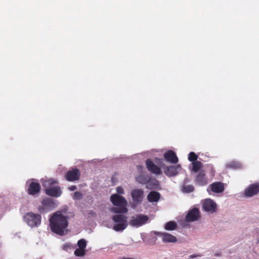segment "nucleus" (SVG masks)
Here are the masks:
<instances>
[{
    "instance_id": "1a4fd4ad",
    "label": "nucleus",
    "mask_w": 259,
    "mask_h": 259,
    "mask_svg": "<svg viewBox=\"0 0 259 259\" xmlns=\"http://www.w3.org/2000/svg\"><path fill=\"white\" fill-rule=\"evenodd\" d=\"M153 233L161 237L164 243H175L177 241V238L175 236L169 233L157 231H154Z\"/></svg>"
},
{
    "instance_id": "72a5a7b5",
    "label": "nucleus",
    "mask_w": 259,
    "mask_h": 259,
    "mask_svg": "<svg viewBox=\"0 0 259 259\" xmlns=\"http://www.w3.org/2000/svg\"><path fill=\"white\" fill-rule=\"evenodd\" d=\"M198 256H201L199 254H192L190 256V258H194Z\"/></svg>"
},
{
    "instance_id": "4be33fe9",
    "label": "nucleus",
    "mask_w": 259,
    "mask_h": 259,
    "mask_svg": "<svg viewBox=\"0 0 259 259\" xmlns=\"http://www.w3.org/2000/svg\"><path fill=\"white\" fill-rule=\"evenodd\" d=\"M177 228V224L174 221H169L164 225V229L168 231L175 230Z\"/></svg>"
},
{
    "instance_id": "ddd939ff",
    "label": "nucleus",
    "mask_w": 259,
    "mask_h": 259,
    "mask_svg": "<svg viewBox=\"0 0 259 259\" xmlns=\"http://www.w3.org/2000/svg\"><path fill=\"white\" fill-rule=\"evenodd\" d=\"M131 196L133 201L135 203H139L141 202L143 200L144 192L142 189H135L132 191Z\"/></svg>"
},
{
    "instance_id": "cd10ccee",
    "label": "nucleus",
    "mask_w": 259,
    "mask_h": 259,
    "mask_svg": "<svg viewBox=\"0 0 259 259\" xmlns=\"http://www.w3.org/2000/svg\"><path fill=\"white\" fill-rule=\"evenodd\" d=\"M183 190L186 193H190L194 190V187L192 185L185 186L183 187Z\"/></svg>"
},
{
    "instance_id": "c85d7f7f",
    "label": "nucleus",
    "mask_w": 259,
    "mask_h": 259,
    "mask_svg": "<svg viewBox=\"0 0 259 259\" xmlns=\"http://www.w3.org/2000/svg\"><path fill=\"white\" fill-rule=\"evenodd\" d=\"M73 198L74 200H80L82 198V195L81 192L76 191L74 193Z\"/></svg>"
},
{
    "instance_id": "bb28decb",
    "label": "nucleus",
    "mask_w": 259,
    "mask_h": 259,
    "mask_svg": "<svg viewBox=\"0 0 259 259\" xmlns=\"http://www.w3.org/2000/svg\"><path fill=\"white\" fill-rule=\"evenodd\" d=\"M227 166L228 167L236 169V168H240L241 165H240V163H239L238 162H236L235 161H232V162H231L230 163H229V164H228Z\"/></svg>"
},
{
    "instance_id": "b1692460",
    "label": "nucleus",
    "mask_w": 259,
    "mask_h": 259,
    "mask_svg": "<svg viewBox=\"0 0 259 259\" xmlns=\"http://www.w3.org/2000/svg\"><path fill=\"white\" fill-rule=\"evenodd\" d=\"M77 245L79 248L84 250L87 246V242L84 239L79 240L77 242Z\"/></svg>"
},
{
    "instance_id": "20e7f679",
    "label": "nucleus",
    "mask_w": 259,
    "mask_h": 259,
    "mask_svg": "<svg viewBox=\"0 0 259 259\" xmlns=\"http://www.w3.org/2000/svg\"><path fill=\"white\" fill-rule=\"evenodd\" d=\"M24 220L31 227H37L41 224L40 215L33 212H28L24 216Z\"/></svg>"
},
{
    "instance_id": "6e6552de",
    "label": "nucleus",
    "mask_w": 259,
    "mask_h": 259,
    "mask_svg": "<svg viewBox=\"0 0 259 259\" xmlns=\"http://www.w3.org/2000/svg\"><path fill=\"white\" fill-rule=\"evenodd\" d=\"M259 193V183H255L248 186L244 190V195L247 197H252Z\"/></svg>"
},
{
    "instance_id": "6ab92c4d",
    "label": "nucleus",
    "mask_w": 259,
    "mask_h": 259,
    "mask_svg": "<svg viewBox=\"0 0 259 259\" xmlns=\"http://www.w3.org/2000/svg\"><path fill=\"white\" fill-rule=\"evenodd\" d=\"M41 189L40 185L39 183L34 182H31L27 189L28 193L31 195H35L39 193Z\"/></svg>"
},
{
    "instance_id": "f257e3e1",
    "label": "nucleus",
    "mask_w": 259,
    "mask_h": 259,
    "mask_svg": "<svg viewBox=\"0 0 259 259\" xmlns=\"http://www.w3.org/2000/svg\"><path fill=\"white\" fill-rule=\"evenodd\" d=\"M51 230L54 233L63 235L65 229L68 227V217L62 214L60 211L55 212L49 219Z\"/></svg>"
},
{
    "instance_id": "7c9ffc66",
    "label": "nucleus",
    "mask_w": 259,
    "mask_h": 259,
    "mask_svg": "<svg viewBox=\"0 0 259 259\" xmlns=\"http://www.w3.org/2000/svg\"><path fill=\"white\" fill-rule=\"evenodd\" d=\"M116 192L118 194H122L124 193V190L121 187H118L116 188Z\"/></svg>"
},
{
    "instance_id": "393cba45",
    "label": "nucleus",
    "mask_w": 259,
    "mask_h": 259,
    "mask_svg": "<svg viewBox=\"0 0 259 259\" xmlns=\"http://www.w3.org/2000/svg\"><path fill=\"white\" fill-rule=\"evenodd\" d=\"M85 254V251L84 249L77 248L74 251V254L77 256H83Z\"/></svg>"
},
{
    "instance_id": "f03ea898",
    "label": "nucleus",
    "mask_w": 259,
    "mask_h": 259,
    "mask_svg": "<svg viewBox=\"0 0 259 259\" xmlns=\"http://www.w3.org/2000/svg\"><path fill=\"white\" fill-rule=\"evenodd\" d=\"M110 199L114 205L118 207H112L111 209L112 212L117 213H125L127 212V201L123 196L114 194L111 196Z\"/></svg>"
},
{
    "instance_id": "412c9836",
    "label": "nucleus",
    "mask_w": 259,
    "mask_h": 259,
    "mask_svg": "<svg viewBox=\"0 0 259 259\" xmlns=\"http://www.w3.org/2000/svg\"><path fill=\"white\" fill-rule=\"evenodd\" d=\"M160 197V194L156 191H151L147 196V199L150 202L158 201Z\"/></svg>"
},
{
    "instance_id": "f3484780",
    "label": "nucleus",
    "mask_w": 259,
    "mask_h": 259,
    "mask_svg": "<svg viewBox=\"0 0 259 259\" xmlns=\"http://www.w3.org/2000/svg\"><path fill=\"white\" fill-rule=\"evenodd\" d=\"M196 183L199 186H204L207 184L208 180L203 170L199 171L196 176Z\"/></svg>"
},
{
    "instance_id": "a211bd4d",
    "label": "nucleus",
    "mask_w": 259,
    "mask_h": 259,
    "mask_svg": "<svg viewBox=\"0 0 259 259\" xmlns=\"http://www.w3.org/2000/svg\"><path fill=\"white\" fill-rule=\"evenodd\" d=\"M164 159L171 163H177L178 162V158L176 154L172 150H169L164 154Z\"/></svg>"
},
{
    "instance_id": "f704fd0d",
    "label": "nucleus",
    "mask_w": 259,
    "mask_h": 259,
    "mask_svg": "<svg viewBox=\"0 0 259 259\" xmlns=\"http://www.w3.org/2000/svg\"><path fill=\"white\" fill-rule=\"evenodd\" d=\"M215 255L216 256H220V254H216Z\"/></svg>"
},
{
    "instance_id": "9d476101",
    "label": "nucleus",
    "mask_w": 259,
    "mask_h": 259,
    "mask_svg": "<svg viewBox=\"0 0 259 259\" xmlns=\"http://www.w3.org/2000/svg\"><path fill=\"white\" fill-rule=\"evenodd\" d=\"M200 217V211L198 208L194 207L188 211L186 216L185 220L188 222H194L198 220Z\"/></svg>"
},
{
    "instance_id": "423d86ee",
    "label": "nucleus",
    "mask_w": 259,
    "mask_h": 259,
    "mask_svg": "<svg viewBox=\"0 0 259 259\" xmlns=\"http://www.w3.org/2000/svg\"><path fill=\"white\" fill-rule=\"evenodd\" d=\"M137 181L140 184H146V187L147 188L152 189L153 187L152 186H154V188H155L158 185V181L156 180H148V178L143 176L141 175L138 176L136 178Z\"/></svg>"
},
{
    "instance_id": "c756f323",
    "label": "nucleus",
    "mask_w": 259,
    "mask_h": 259,
    "mask_svg": "<svg viewBox=\"0 0 259 259\" xmlns=\"http://www.w3.org/2000/svg\"><path fill=\"white\" fill-rule=\"evenodd\" d=\"M57 183L56 181H53V180H49L48 181H46L44 183V186H46L47 185H51L52 184H55Z\"/></svg>"
},
{
    "instance_id": "9b49d317",
    "label": "nucleus",
    "mask_w": 259,
    "mask_h": 259,
    "mask_svg": "<svg viewBox=\"0 0 259 259\" xmlns=\"http://www.w3.org/2000/svg\"><path fill=\"white\" fill-rule=\"evenodd\" d=\"M146 164L147 169L152 174L159 175L161 173L160 168L156 165L150 159H148L146 160Z\"/></svg>"
},
{
    "instance_id": "0eeeda50",
    "label": "nucleus",
    "mask_w": 259,
    "mask_h": 259,
    "mask_svg": "<svg viewBox=\"0 0 259 259\" xmlns=\"http://www.w3.org/2000/svg\"><path fill=\"white\" fill-rule=\"evenodd\" d=\"M80 177V172L78 169L73 168L67 171L65 177L67 181L73 182L78 181Z\"/></svg>"
},
{
    "instance_id": "2eb2a0df",
    "label": "nucleus",
    "mask_w": 259,
    "mask_h": 259,
    "mask_svg": "<svg viewBox=\"0 0 259 259\" xmlns=\"http://www.w3.org/2000/svg\"><path fill=\"white\" fill-rule=\"evenodd\" d=\"M47 195L55 197H59L62 194V191L59 186H55L46 189Z\"/></svg>"
},
{
    "instance_id": "7ed1b4c3",
    "label": "nucleus",
    "mask_w": 259,
    "mask_h": 259,
    "mask_svg": "<svg viewBox=\"0 0 259 259\" xmlns=\"http://www.w3.org/2000/svg\"><path fill=\"white\" fill-rule=\"evenodd\" d=\"M112 220L115 223L113 227V229L116 232L123 231L128 225L127 217L124 214L114 215L112 217Z\"/></svg>"
},
{
    "instance_id": "473e14b6",
    "label": "nucleus",
    "mask_w": 259,
    "mask_h": 259,
    "mask_svg": "<svg viewBox=\"0 0 259 259\" xmlns=\"http://www.w3.org/2000/svg\"><path fill=\"white\" fill-rule=\"evenodd\" d=\"M71 248V245L68 243L64 245V249L67 250V249H70Z\"/></svg>"
},
{
    "instance_id": "4468645a",
    "label": "nucleus",
    "mask_w": 259,
    "mask_h": 259,
    "mask_svg": "<svg viewBox=\"0 0 259 259\" xmlns=\"http://www.w3.org/2000/svg\"><path fill=\"white\" fill-rule=\"evenodd\" d=\"M209 187L212 192L215 193H221L225 190V185L221 182H215L210 185Z\"/></svg>"
},
{
    "instance_id": "aec40b11",
    "label": "nucleus",
    "mask_w": 259,
    "mask_h": 259,
    "mask_svg": "<svg viewBox=\"0 0 259 259\" xmlns=\"http://www.w3.org/2000/svg\"><path fill=\"white\" fill-rule=\"evenodd\" d=\"M42 206L39 207V210H51L52 209L55 205L54 202L51 198H45L41 201Z\"/></svg>"
},
{
    "instance_id": "f8f14e48",
    "label": "nucleus",
    "mask_w": 259,
    "mask_h": 259,
    "mask_svg": "<svg viewBox=\"0 0 259 259\" xmlns=\"http://www.w3.org/2000/svg\"><path fill=\"white\" fill-rule=\"evenodd\" d=\"M202 207L205 211L214 212L216 209V204L211 199H206L203 203Z\"/></svg>"
},
{
    "instance_id": "5701e85b",
    "label": "nucleus",
    "mask_w": 259,
    "mask_h": 259,
    "mask_svg": "<svg viewBox=\"0 0 259 259\" xmlns=\"http://www.w3.org/2000/svg\"><path fill=\"white\" fill-rule=\"evenodd\" d=\"M192 170L195 172H198L200 168L202 167V163L199 161H195L192 163Z\"/></svg>"
},
{
    "instance_id": "2f4dec72",
    "label": "nucleus",
    "mask_w": 259,
    "mask_h": 259,
    "mask_svg": "<svg viewBox=\"0 0 259 259\" xmlns=\"http://www.w3.org/2000/svg\"><path fill=\"white\" fill-rule=\"evenodd\" d=\"M68 189L71 191H73L77 189V187L75 185H72L68 187Z\"/></svg>"
},
{
    "instance_id": "dca6fc26",
    "label": "nucleus",
    "mask_w": 259,
    "mask_h": 259,
    "mask_svg": "<svg viewBox=\"0 0 259 259\" xmlns=\"http://www.w3.org/2000/svg\"><path fill=\"white\" fill-rule=\"evenodd\" d=\"M180 169L181 165L180 164L167 166L164 170V173L168 177H172L177 175Z\"/></svg>"
},
{
    "instance_id": "a878e982",
    "label": "nucleus",
    "mask_w": 259,
    "mask_h": 259,
    "mask_svg": "<svg viewBox=\"0 0 259 259\" xmlns=\"http://www.w3.org/2000/svg\"><path fill=\"white\" fill-rule=\"evenodd\" d=\"M198 156L193 152H191L189 154L188 159L192 162L197 161Z\"/></svg>"
},
{
    "instance_id": "39448f33",
    "label": "nucleus",
    "mask_w": 259,
    "mask_h": 259,
    "mask_svg": "<svg viewBox=\"0 0 259 259\" xmlns=\"http://www.w3.org/2000/svg\"><path fill=\"white\" fill-rule=\"evenodd\" d=\"M149 218L147 215L140 214L132 218L130 221V224L133 227H139L146 223Z\"/></svg>"
}]
</instances>
